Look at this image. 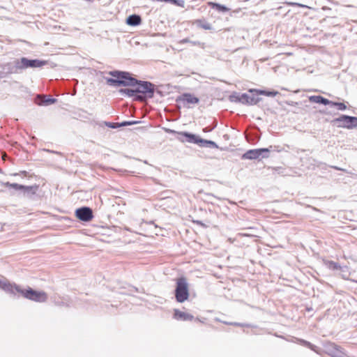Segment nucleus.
<instances>
[{"mask_svg": "<svg viewBox=\"0 0 357 357\" xmlns=\"http://www.w3.org/2000/svg\"><path fill=\"white\" fill-rule=\"evenodd\" d=\"M278 91H257V90H250L249 93L247 94V103L254 105L257 104L260 101L261 98L259 95H264L266 96L274 97L278 94Z\"/></svg>", "mask_w": 357, "mask_h": 357, "instance_id": "obj_5", "label": "nucleus"}, {"mask_svg": "<svg viewBox=\"0 0 357 357\" xmlns=\"http://www.w3.org/2000/svg\"><path fill=\"white\" fill-rule=\"evenodd\" d=\"M309 100L311 102L323 104L324 105H330L332 101L321 96H312L309 97Z\"/></svg>", "mask_w": 357, "mask_h": 357, "instance_id": "obj_14", "label": "nucleus"}, {"mask_svg": "<svg viewBox=\"0 0 357 357\" xmlns=\"http://www.w3.org/2000/svg\"><path fill=\"white\" fill-rule=\"evenodd\" d=\"M325 264L328 268L332 269V270H340L341 269L340 265L333 261H325Z\"/></svg>", "mask_w": 357, "mask_h": 357, "instance_id": "obj_19", "label": "nucleus"}, {"mask_svg": "<svg viewBox=\"0 0 357 357\" xmlns=\"http://www.w3.org/2000/svg\"><path fill=\"white\" fill-rule=\"evenodd\" d=\"M21 63L24 68H38L47 64V61L38 59L29 60L26 58H22Z\"/></svg>", "mask_w": 357, "mask_h": 357, "instance_id": "obj_9", "label": "nucleus"}, {"mask_svg": "<svg viewBox=\"0 0 357 357\" xmlns=\"http://www.w3.org/2000/svg\"><path fill=\"white\" fill-rule=\"evenodd\" d=\"M20 294L29 300L38 303H44L47 300V294L43 291H36L28 287L26 289H22Z\"/></svg>", "mask_w": 357, "mask_h": 357, "instance_id": "obj_4", "label": "nucleus"}, {"mask_svg": "<svg viewBox=\"0 0 357 357\" xmlns=\"http://www.w3.org/2000/svg\"><path fill=\"white\" fill-rule=\"evenodd\" d=\"M119 92L123 94L126 95L129 97L134 96L137 94V91H135V87L133 89H120Z\"/></svg>", "mask_w": 357, "mask_h": 357, "instance_id": "obj_18", "label": "nucleus"}, {"mask_svg": "<svg viewBox=\"0 0 357 357\" xmlns=\"http://www.w3.org/2000/svg\"><path fill=\"white\" fill-rule=\"evenodd\" d=\"M175 297L178 303H183L189 298V286L186 278L182 277L176 280Z\"/></svg>", "mask_w": 357, "mask_h": 357, "instance_id": "obj_2", "label": "nucleus"}, {"mask_svg": "<svg viewBox=\"0 0 357 357\" xmlns=\"http://www.w3.org/2000/svg\"><path fill=\"white\" fill-rule=\"evenodd\" d=\"M178 134L180 136V139L182 142L194 143L200 146H209L213 147L216 146V144L214 142L201 139L194 134L188 133L186 132H180Z\"/></svg>", "mask_w": 357, "mask_h": 357, "instance_id": "obj_3", "label": "nucleus"}, {"mask_svg": "<svg viewBox=\"0 0 357 357\" xmlns=\"http://www.w3.org/2000/svg\"><path fill=\"white\" fill-rule=\"evenodd\" d=\"M1 289L10 294H15V291L20 294V291H22V289L19 286L9 282L7 280H3Z\"/></svg>", "mask_w": 357, "mask_h": 357, "instance_id": "obj_11", "label": "nucleus"}, {"mask_svg": "<svg viewBox=\"0 0 357 357\" xmlns=\"http://www.w3.org/2000/svg\"><path fill=\"white\" fill-rule=\"evenodd\" d=\"M265 149H259V150H250L247 151V158L250 159H255L258 158L263 151H265Z\"/></svg>", "mask_w": 357, "mask_h": 357, "instance_id": "obj_16", "label": "nucleus"}, {"mask_svg": "<svg viewBox=\"0 0 357 357\" xmlns=\"http://www.w3.org/2000/svg\"><path fill=\"white\" fill-rule=\"evenodd\" d=\"M194 24H195L198 27L202 28L205 30L211 29V25L202 20H197L195 21Z\"/></svg>", "mask_w": 357, "mask_h": 357, "instance_id": "obj_17", "label": "nucleus"}, {"mask_svg": "<svg viewBox=\"0 0 357 357\" xmlns=\"http://www.w3.org/2000/svg\"><path fill=\"white\" fill-rule=\"evenodd\" d=\"M134 122H130V121H125V122H123L121 123V126H129V125H132L133 124Z\"/></svg>", "mask_w": 357, "mask_h": 357, "instance_id": "obj_23", "label": "nucleus"}, {"mask_svg": "<svg viewBox=\"0 0 357 357\" xmlns=\"http://www.w3.org/2000/svg\"><path fill=\"white\" fill-rule=\"evenodd\" d=\"M173 318L178 321H192L194 316L178 309L174 310Z\"/></svg>", "mask_w": 357, "mask_h": 357, "instance_id": "obj_10", "label": "nucleus"}, {"mask_svg": "<svg viewBox=\"0 0 357 357\" xmlns=\"http://www.w3.org/2000/svg\"><path fill=\"white\" fill-rule=\"evenodd\" d=\"M330 105L336 106L339 110H345L347 109V106L344 102H335L332 101V103Z\"/></svg>", "mask_w": 357, "mask_h": 357, "instance_id": "obj_22", "label": "nucleus"}, {"mask_svg": "<svg viewBox=\"0 0 357 357\" xmlns=\"http://www.w3.org/2000/svg\"><path fill=\"white\" fill-rule=\"evenodd\" d=\"M181 100L184 105H187L188 107L190 105H195L199 102V98L190 93H185L182 95Z\"/></svg>", "mask_w": 357, "mask_h": 357, "instance_id": "obj_12", "label": "nucleus"}, {"mask_svg": "<svg viewBox=\"0 0 357 357\" xmlns=\"http://www.w3.org/2000/svg\"><path fill=\"white\" fill-rule=\"evenodd\" d=\"M333 168L335 169H338V170H341V169L337 167H333Z\"/></svg>", "mask_w": 357, "mask_h": 357, "instance_id": "obj_24", "label": "nucleus"}, {"mask_svg": "<svg viewBox=\"0 0 357 357\" xmlns=\"http://www.w3.org/2000/svg\"><path fill=\"white\" fill-rule=\"evenodd\" d=\"M142 22V19L139 15H130L127 20L126 23L130 26H137Z\"/></svg>", "mask_w": 357, "mask_h": 357, "instance_id": "obj_15", "label": "nucleus"}, {"mask_svg": "<svg viewBox=\"0 0 357 357\" xmlns=\"http://www.w3.org/2000/svg\"><path fill=\"white\" fill-rule=\"evenodd\" d=\"M335 121L340 123L338 126L339 127L347 129H352L357 126V117L355 116L342 115L339 118L335 119Z\"/></svg>", "mask_w": 357, "mask_h": 357, "instance_id": "obj_6", "label": "nucleus"}, {"mask_svg": "<svg viewBox=\"0 0 357 357\" xmlns=\"http://www.w3.org/2000/svg\"><path fill=\"white\" fill-rule=\"evenodd\" d=\"M75 215L79 220L84 222L91 221L93 218V211L89 207L77 208L75 211Z\"/></svg>", "mask_w": 357, "mask_h": 357, "instance_id": "obj_8", "label": "nucleus"}, {"mask_svg": "<svg viewBox=\"0 0 357 357\" xmlns=\"http://www.w3.org/2000/svg\"><path fill=\"white\" fill-rule=\"evenodd\" d=\"M208 4L213 8H215L218 11H220V12H225L228 10L225 6H222V5L216 3L208 2Z\"/></svg>", "mask_w": 357, "mask_h": 357, "instance_id": "obj_20", "label": "nucleus"}, {"mask_svg": "<svg viewBox=\"0 0 357 357\" xmlns=\"http://www.w3.org/2000/svg\"><path fill=\"white\" fill-rule=\"evenodd\" d=\"M138 99L142 100V96H138Z\"/></svg>", "mask_w": 357, "mask_h": 357, "instance_id": "obj_25", "label": "nucleus"}, {"mask_svg": "<svg viewBox=\"0 0 357 357\" xmlns=\"http://www.w3.org/2000/svg\"><path fill=\"white\" fill-rule=\"evenodd\" d=\"M110 74L117 79L109 78L107 80V84L116 86H132L136 83L135 78L129 77V73L125 72H112Z\"/></svg>", "mask_w": 357, "mask_h": 357, "instance_id": "obj_1", "label": "nucleus"}, {"mask_svg": "<svg viewBox=\"0 0 357 357\" xmlns=\"http://www.w3.org/2000/svg\"><path fill=\"white\" fill-rule=\"evenodd\" d=\"M132 87H135V91L137 93H153V86L151 83L148 82H138L136 79V83L132 86Z\"/></svg>", "mask_w": 357, "mask_h": 357, "instance_id": "obj_7", "label": "nucleus"}, {"mask_svg": "<svg viewBox=\"0 0 357 357\" xmlns=\"http://www.w3.org/2000/svg\"><path fill=\"white\" fill-rule=\"evenodd\" d=\"M3 185L15 190H26L27 191H30L33 189L36 190L38 188L37 186H25L17 183H10L9 182L4 183Z\"/></svg>", "mask_w": 357, "mask_h": 357, "instance_id": "obj_13", "label": "nucleus"}, {"mask_svg": "<svg viewBox=\"0 0 357 357\" xmlns=\"http://www.w3.org/2000/svg\"><path fill=\"white\" fill-rule=\"evenodd\" d=\"M38 98H43L42 101L45 105H50V104L54 103L56 102V99L46 98V96H38Z\"/></svg>", "mask_w": 357, "mask_h": 357, "instance_id": "obj_21", "label": "nucleus"}]
</instances>
